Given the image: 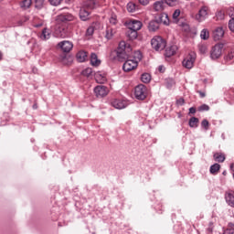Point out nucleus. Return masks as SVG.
<instances>
[{
  "label": "nucleus",
  "mask_w": 234,
  "mask_h": 234,
  "mask_svg": "<svg viewBox=\"0 0 234 234\" xmlns=\"http://www.w3.org/2000/svg\"><path fill=\"white\" fill-rule=\"evenodd\" d=\"M159 23H162L163 25H165L166 27H168L169 23H171V21L169 20V16H167V14L164 13L159 20Z\"/></svg>",
  "instance_id": "nucleus-26"
},
{
  "label": "nucleus",
  "mask_w": 234,
  "mask_h": 234,
  "mask_svg": "<svg viewBox=\"0 0 234 234\" xmlns=\"http://www.w3.org/2000/svg\"><path fill=\"white\" fill-rule=\"evenodd\" d=\"M166 6H167V3L165 2V0L156 1L153 5L154 10L155 12H164Z\"/></svg>",
  "instance_id": "nucleus-13"
},
{
  "label": "nucleus",
  "mask_w": 234,
  "mask_h": 234,
  "mask_svg": "<svg viewBox=\"0 0 234 234\" xmlns=\"http://www.w3.org/2000/svg\"><path fill=\"white\" fill-rule=\"evenodd\" d=\"M147 94H149V90L145 85L139 84L135 87L134 96L137 100H145V98H147Z\"/></svg>",
  "instance_id": "nucleus-5"
},
{
  "label": "nucleus",
  "mask_w": 234,
  "mask_h": 234,
  "mask_svg": "<svg viewBox=\"0 0 234 234\" xmlns=\"http://www.w3.org/2000/svg\"><path fill=\"white\" fill-rule=\"evenodd\" d=\"M41 39H50V32L48 31V29L44 28L42 30V34L40 36Z\"/></svg>",
  "instance_id": "nucleus-30"
},
{
  "label": "nucleus",
  "mask_w": 234,
  "mask_h": 234,
  "mask_svg": "<svg viewBox=\"0 0 234 234\" xmlns=\"http://www.w3.org/2000/svg\"><path fill=\"white\" fill-rule=\"evenodd\" d=\"M198 118L197 117H191L189 119V122H188V125L189 127H191L192 129H197V127H198Z\"/></svg>",
  "instance_id": "nucleus-24"
},
{
  "label": "nucleus",
  "mask_w": 234,
  "mask_h": 234,
  "mask_svg": "<svg viewBox=\"0 0 234 234\" xmlns=\"http://www.w3.org/2000/svg\"><path fill=\"white\" fill-rule=\"evenodd\" d=\"M213 36H214V39L216 41H218V40L222 39V37H224V28L217 27L214 30Z\"/></svg>",
  "instance_id": "nucleus-16"
},
{
  "label": "nucleus",
  "mask_w": 234,
  "mask_h": 234,
  "mask_svg": "<svg viewBox=\"0 0 234 234\" xmlns=\"http://www.w3.org/2000/svg\"><path fill=\"white\" fill-rule=\"evenodd\" d=\"M158 70H159V72L164 73V72H165V67H164V66H159V67H158Z\"/></svg>",
  "instance_id": "nucleus-49"
},
{
  "label": "nucleus",
  "mask_w": 234,
  "mask_h": 234,
  "mask_svg": "<svg viewBox=\"0 0 234 234\" xmlns=\"http://www.w3.org/2000/svg\"><path fill=\"white\" fill-rule=\"evenodd\" d=\"M207 231H208V234L213 233V223H209Z\"/></svg>",
  "instance_id": "nucleus-46"
},
{
  "label": "nucleus",
  "mask_w": 234,
  "mask_h": 234,
  "mask_svg": "<svg viewBox=\"0 0 234 234\" xmlns=\"http://www.w3.org/2000/svg\"><path fill=\"white\" fill-rule=\"evenodd\" d=\"M127 10L128 12H136V10H138V5L133 2H130L127 5Z\"/></svg>",
  "instance_id": "nucleus-29"
},
{
  "label": "nucleus",
  "mask_w": 234,
  "mask_h": 234,
  "mask_svg": "<svg viewBox=\"0 0 234 234\" xmlns=\"http://www.w3.org/2000/svg\"><path fill=\"white\" fill-rule=\"evenodd\" d=\"M225 200L230 207H234V191L229 190L225 193Z\"/></svg>",
  "instance_id": "nucleus-15"
},
{
  "label": "nucleus",
  "mask_w": 234,
  "mask_h": 234,
  "mask_svg": "<svg viewBox=\"0 0 234 234\" xmlns=\"http://www.w3.org/2000/svg\"><path fill=\"white\" fill-rule=\"evenodd\" d=\"M90 63L93 67H100V65H101V60L98 58V55H96L95 53H91Z\"/></svg>",
  "instance_id": "nucleus-20"
},
{
  "label": "nucleus",
  "mask_w": 234,
  "mask_h": 234,
  "mask_svg": "<svg viewBox=\"0 0 234 234\" xmlns=\"http://www.w3.org/2000/svg\"><path fill=\"white\" fill-rule=\"evenodd\" d=\"M230 169L234 173V163L230 165Z\"/></svg>",
  "instance_id": "nucleus-51"
},
{
  "label": "nucleus",
  "mask_w": 234,
  "mask_h": 234,
  "mask_svg": "<svg viewBox=\"0 0 234 234\" xmlns=\"http://www.w3.org/2000/svg\"><path fill=\"white\" fill-rule=\"evenodd\" d=\"M223 234H234V224L229 223Z\"/></svg>",
  "instance_id": "nucleus-34"
},
{
  "label": "nucleus",
  "mask_w": 234,
  "mask_h": 234,
  "mask_svg": "<svg viewBox=\"0 0 234 234\" xmlns=\"http://www.w3.org/2000/svg\"><path fill=\"white\" fill-rule=\"evenodd\" d=\"M77 60L80 63H83V61H87V52H85V51H79L77 53Z\"/></svg>",
  "instance_id": "nucleus-22"
},
{
  "label": "nucleus",
  "mask_w": 234,
  "mask_h": 234,
  "mask_svg": "<svg viewBox=\"0 0 234 234\" xmlns=\"http://www.w3.org/2000/svg\"><path fill=\"white\" fill-rule=\"evenodd\" d=\"M130 39H136L138 37V32L134 30H130V34H128Z\"/></svg>",
  "instance_id": "nucleus-38"
},
{
  "label": "nucleus",
  "mask_w": 234,
  "mask_h": 234,
  "mask_svg": "<svg viewBox=\"0 0 234 234\" xmlns=\"http://www.w3.org/2000/svg\"><path fill=\"white\" fill-rule=\"evenodd\" d=\"M224 48V44L215 45L210 51V58L212 59H218L222 56V50Z\"/></svg>",
  "instance_id": "nucleus-6"
},
{
  "label": "nucleus",
  "mask_w": 234,
  "mask_h": 234,
  "mask_svg": "<svg viewBox=\"0 0 234 234\" xmlns=\"http://www.w3.org/2000/svg\"><path fill=\"white\" fill-rule=\"evenodd\" d=\"M222 175H224V176H226L228 175L227 171H223Z\"/></svg>",
  "instance_id": "nucleus-53"
},
{
  "label": "nucleus",
  "mask_w": 234,
  "mask_h": 234,
  "mask_svg": "<svg viewBox=\"0 0 234 234\" xmlns=\"http://www.w3.org/2000/svg\"><path fill=\"white\" fill-rule=\"evenodd\" d=\"M224 59L227 62L233 61V59H234V50H230L228 53V55L225 56Z\"/></svg>",
  "instance_id": "nucleus-32"
},
{
  "label": "nucleus",
  "mask_w": 234,
  "mask_h": 234,
  "mask_svg": "<svg viewBox=\"0 0 234 234\" xmlns=\"http://www.w3.org/2000/svg\"><path fill=\"white\" fill-rule=\"evenodd\" d=\"M131 54H133V48L125 43V41L120 42L117 50L112 52L113 59H117V61H125V59H129Z\"/></svg>",
  "instance_id": "nucleus-1"
},
{
  "label": "nucleus",
  "mask_w": 234,
  "mask_h": 234,
  "mask_svg": "<svg viewBox=\"0 0 234 234\" xmlns=\"http://www.w3.org/2000/svg\"><path fill=\"white\" fill-rule=\"evenodd\" d=\"M214 160L215 162L222 163L226 160V155L222 153H216L214 154Z\"/></svg>",
  "instance_id": "nucleus-25"
},
{
  "label": "nucleus",
  "mask_w": 234,
  "mask_h": 234,
  "mask_svg": "<svg viewBox=\"0 0 234 234\" xmlns=\"http://www.w3.org/2000/svg\"><path fill=\"white\" fill-rule=\"evenodd\" d=\"M139 3L145 6V5H149V0H139Z\"/></svg>",
  "instance_id": "nucleus-48"
},
{
  "label": "nucleus",
  "mask_w": 234,
  "mask_h": 234,
  "mask_svg": "<svg viewBox=\"0 0 234 234\" xmlns=\"http://www.w3.org/2000/svg\"><path fill=\"white\" fill-rule=\"evenodd\" d=\"M58 47H59V48H61V50L63 52H69L72 50L74 45L70 41L64 40V41L58 43Z\"/></svg>",
  "instance_id": "nucleus-12"
},
{
  "label": "nucleus",
  "mask_w": 234,
  "mask_h": 234,
  "mask_svg": "<svg viewBox=\"0 0 234 234\" xmlns=\"http://www.w3.org/2000/svg\"><path fill=\"white\" fill-rule=\"evenodd\" d=\"M21 8H24V10H27V8H30L32 6V0H24L20 4Z\"/></svg>",
  "instance_id": "nucleus-27"
},
{
  "label": "nucleus",
  "mask_w": 234,
  "mask_h": 234,
  "mask_svg": "<svg viewBox=\"0 0 234 234\" xmlns=\"http://www.w3.org/2000/svg\"><path fill=\"white\" fill-rule=\"evenodd\" d=\"M45 0H35L36 8H41Z\"/></svg>",
  "instance_id": "nucleus-39"
},
{
  "label": "nucleus",
  "mask_w": 234,
  "mask_h": 234,
  "mask_svg": "<svg viewBox=\"0 0 234 234\" xmlns=\"http://www.w3.org/2000/svg\"><path fill=\"white\" fill-rule=\"evenodd\" d=\"M197 94H199L200 98H206V92L197 90Z\"/></svg>",
  "instance_id": "nucleus-50"
},
{
  "label": "nucleus",
  "mask_w": 234,
  "mask_h": 234,
  "mask_svg": "<svg viewBox=\"0 0 234 234\" xmlns=\"http://www.w3.org/2000/svg\"><path fill=\"white\" fill-rule=\"evenodd\" d=\"M63 0H49L50 5H52L53 6H58L59 5H61V2Z\"/></svg>",
  "instance_id": "nucleus-41"
},
{
  "label": "nucleus",
  "mask_w": 234,
  "mask_h": 234,
  "mask_svg": "<svg viewBox=\"0 0 234 234\" xmlns=\"http://www.w3.org/2000/svg\"><path fill=\"white\" fill-rule=\"evenodd\" d=\"M208 12H209V7L206 5L202 6L199 9L198 14L196 15L197 21H198L199 23H202V21H206V19L207 18Z\"/></svg>",
  "instance_id": "nucleus-8"
},
{
  "label": "nucleus",
  "mask_w": 234,
  "mask_h": 234,
  "mask_svg": "<svg viewBox=\"0 0 234 234\" xmlns=\"http://www.w3.org/2000/svg\"><path fill=\"white\" fill-rule=\"evenodd\" d=\"M141 81H143V83H149V81H151V75L149 73H144L141 76Z\"/></svg>",
  "instance_id": "nucleus-31"
},
{
  "label": "nucleus",
  "mask_w": 234,
  "mask_h": 234,
  "mask_svg": "<svg viewBox=\"0 0 234 234\" xmlns=\"http://www.w3.org/2000/svg\"><path fill=\"white\" fill-rule=\"evenodd\" d=\"M160 28V21L159 20H152L148 25V29L150 32H156Z\"/></svg>",
  "instance_id": "nucleus-17"
},
{
  "label": "nucleus",
  "mask_w": 234,
  "mask_h": 234,
  "mask_svg": "<svg viewBox=\"0 0 234 234\" xmlns=\"http://www.w3.org/2000/svg\"><path fill=\"white\" fill-rule=\"evenodd\" d=\"M110 23L111 25H116V23H118V19H116V15H112L110 17Z\"/></svg>",
  "instance_id": "nucleus-42"
},
{
  "label": "nucleus",
  "mask_w": 234,
  "mask_h": 234,
  "mask_svg": "<svg viewBox=\"0 0 234 234\" xmlns=\"http://www.w3.org/2000/svg\"><path fill=\"white\" fill-rule=\"evenodd\" d=\"M97 6H100V5H98L96 0L85 1L80 10V17L81 21H87L90 14H92V10H94Z\"/></svg>",
  "instance_id": "nucleus-2"
},
{
  "label": "nucleus",
  "mask_w": 234,
  "mask_h": 234,
  "mask_svg": "<svg viewBox=\"0 0 234 234\" xmlns=\"http://www.w3.org/2000/svg\"><path fill=\"white\" fill-rule=\"evenodd\" d=\"M201 127H204V129L207 130V127H209V122L207 120H203L201 122Z\"/></svg>",
  "instance_id": "nucleus-43"
},
{
  "label": "nucleus",
  "mask_w": 234,
  "mask_h": 234,
  "mask_svg": "<svg viewBox=\"0 0 234 234\" xmlns=\"http://www.w3.org/2000/svg\"><path fill=\"white\" fill-rule=\"evenodd\" d=\"M56 34L58 37H67V36H69V31L67 27H60L57 29Z\"/></svg>",
  "instance_id": "nucleus-19"
},
{
  "label": "nucleus",
  "mask_w": 234,
  "mask_h": 234,
  "mask_svg": "<svg viewBox=\"0 0 234 234\" xmlns=\"http://www.w3.org/2000/svg\"><path fill=\"white\" fill-rule=\"evenodd\" d=\"M3 59V53L0 51V61Z\"/></svg>",
  "instance_id": "nucleus-52"
},
{
  "label": "nucleus",
  "mask_w": 234,
  "mask_h": 234,
  "mask_svg": "<svg viewBox=\"0 0 234 234\" xmlns=\"http://www.w3.org/2000/svg\"><path fill=\"white\" fill-rule=\"evenodd\" d=\"M197 113V108L191 107L189 108V114H196Z\"/></svg>",
  "instance_id": "nucleus-47"
},
{
  "label": "nucleus",
  "mask_w": 234,
  "mask_h": 234,
  "mask_svg": "<svg viewBox=\"0 0 234 234\" xmlns=\"http://www.w3.org/2000/svg\"><path fill=\"white\" fill-rule=\"evenodd\" d=\"M134 59H129L124 62L122 69L124 72H131V70H134L138 67V61L142 60V53L140 51H136L133 56Z\"/></svg>",
  "instance_id": "nucleus-3"
},
{
  "label": "nucleus",
  "mask_w": 234,
  "mask_h": 234,
  "mask_svg": "<svg viewBox=\"0 0 234 234\" xmlns=\"http://www.w3.org/2000/svg\"><path fill=\"white\" fill-rule=\"evenodd\" d=\"M176 50H178L176 46H170L166 48L165 56L166 58H171V56H175V54H176Z\"/></svg>",
  "instance_id": "nucleus-18"
},
{
  "label": "nucleus",
  "mask_w": 234,
  "mask_h": 234,
  "mask_svg": "<svg viewBox=\"0 0 234 234\" xmlns=\"http://www.w3.org/2000/svg\"><path fill=\"white\" fill-rule=\"evenodd\" d=\"M95 80L97 83H105V81H107V76L105 73L97 72L95 73Z\"/></svg>",
  "instance_id": "nucleus-21"
},
{
  "label": "nucleus",
  "mask_w": 234,
  "mask_h": 234,
  "mask_svg": "<svg viewBox=\"0 0 234 234\" xmlns=\"http://www.w3.org/2000/svg\"><path fill=\"white\" fill-rule=\"evenodd\" d=\"M195 59H197V55L195 53L188 54L183 60V67L185 69H190L195 65Z\"/></svg>",
  "instance_id": "nucleus-7"
},
{
  "label": "nucleus",
  "mask_w": 234,
  "mask_h": 234,
  "mask_svg": "<svg viewBox=\"0 0 234 234\" xmlns=\"http://www.w3.org/2000/svg\"><path fill=\"white\" fill-rule=\"evenodd\" d=\"M166 2V5L169 6H175L178 3V0H165Z\"/></svg>",
  "instance_id": "nucleus-40"
},
{
  "label": "nucleus",
  "mask_w": 234,
  "mask_h": 234,
  "mask_svg": "<svg viewBox=\"0 0 234 234\" xmlns=\"http://www.w3.org/2000/svg\"><path fill=\"white\" fill-rule=\"evenodd\" d=\"M143 27L142 22H140V20H134L132 19L128 22V28L129 30H133L138 32V30H141Z\"/></svg>",
  "instance_id": "nucleus-11"
},
{
  "label": "nucleus",
  "mask_w": 234,
  "mask_h": 234,
  "mask_svg": "<svg viewBox=\"0 0 234 234\" xmlns=\"http://www.w3.org/2000/svg\"><path fill=\"white\" fill-rule=\"evenodd\" d=\"M111 105L112 107H114V109H125V107H127V101L114 99L112 101Z\"/></svg>",
  "instance_id": "nucleus-14"
},
{
  "label": "nucleus",
  "mask_w": 234,
  "mask_h": 234,
  "mask_svg": "<svg viewBox=\"0 0 234 234\" xmlns=\"http://www.w3.org/2000/svg\"><path fill=\"white\" fill-rule=\"evenodd\" d=\"M151 45L154 50L160 52L165 48L167 42H165V39H164L162 37H154L151 40Z\"/></svg>",
  "instance_id": "nucleus-4"
},
{
  "label": "nucleus",
  "mask_w": 234,
  "mask_h": 234,
  "mask_svg": "<svg viewBox=\"0 0 234 234\" xmlns=\"http://www.w3.org/2000/svg\"><path fill=\"white\" fill-rule=\"evenodd\" d=\"M94 93L97 98H105L109 94V88L104 85H99L94 88Z\"/></svg>",
  "instance_id": "nucleus-10"
},
{
  "label": "nucleus",
  "mask_w": 234,
  "mask_h": 234,
  "mask_svg": "<svg viewBox=\"0 0 234 234\" xmlns=\"http://www.w3.org/2000/svg\"><path fill=\"white\" fill-rule=\"evenodd\" d=\"M198 50L201 54H206V52H207V46L204 44H199Z\"/></svg>",
  "instance_id": "nucleus-36"
},
{
  "label": "nucleus",
  "mask_w": 234,
  "mask_h": 234,
  "mask_svg": "<svg viewBox=\"0 0 234 234\" xmlns=\"http://www.w3.org/2000/svg\"><path fill=\"white\" fill-rule=\"evenodd\" d=\"M93 34H94V27H88V29L86 31V35L92 36Z\"/></svg>",
  "instance_id": "nucleus-45"
},
{
  "label": "nucleus",
  "mask_w": 234,
  "mask_h": 234,
  "mask_svg": "<svg viewBox=\"0 0 234 234\" xmlns=\"http://www.w3.org/2000/svg\"><path fill=\"white\" fill-rule=\"evenodd\" d=\"M81 74L85 77V78H90V76H92V69L90 68H87L84 70H82Z\"/></svg>",
  "instance_id": "nucleus-33"
},
{
  "label": "nucleus",
  "mask_w": 234,
  "mask_h": 234,
  "mask_svg": "<svg viewBox=\"0 0 234 234\" xmlns=\"http://www.w3.org/2000/svg\"><path fill=\"white\" fill-rule=\"evenodd\" d=\"M201 39H208L209 38V31L207 29H203L200 33Z\"/></svg>",
  "instance_id": "nucleus-35"
},
{
  "label": "nucleus",
  "mask_w": 234,
  "mask_h": 234,
  "mask_svg": "<svg viewBox=\"0 0 234 234\" xmlns=\"http://www.w3.org/2000/svg\"><path fill=\"white\" fill-rule=\"evenodd\" d=\"M76 17L70 13H63L57 16V23H69L70 21H74Z\"/></svg>",
  "instance_id": "nucleus-9"
},
{
  "label": "nucleus",
  "mask_w": 234,
  "mask_h": 234,
  "mask_svg": "<svg viewBox=\"0 0 234 234\" xmlns=\"http://www.w3.org/2000/svg\"><path fill=\"white\" fill-rule=\"evenodd\" d=\"M172 17H173L174 21H178V17H180V9H176L173 13Z\"/></svg>",
  "instance_id": "nucleus-37"
},
{
  "label": "nucleus",
  "mask_w": 234,
  "mask_h": 234,
  "mask_svg": "<svg viewBox=\"0 0 234 234\" xmlns=\"http://www.w3.org/2000/svg\"><path fill=\"white\" fill-rule=\"evenodd\" d=\"M218 171H220V165L216 163L210 166L211 175H217V173H218Z\"/></svg>",
  "instance_id": "nucleus-28"
},
{
  "label": "nucleus",
  "mask_w": 234,
  "mask_h": 234,
  "mask_svg": "<svg viewBox=\"0 0 234 234\" xmlns=\"http://www.w3.org/2000/svg\"><path fill=\"white\" fill-rule=\"evenodd\" d=\"M198 111L203 112V111H209V106L207 104H203L198 107Z\"/></svg>",
  "instance_id": "nucleus-44"
},
{
  "label": "nucleus",
  "mask_w": 234,
  "mask_h": 234,
  "mask_svg": "<svg viewBox=\"0 0 234 234\" xmlns=\"http://www.w3.org/2000/svg\"><path fill=\"white\" fill-rule=\"evenodd\" d=\"M114 34H116V31L112 27H107L105 31L106 39H112V36H114Z\"/></svg>",
  "instance_id": "nucleus-23"
}]
</instances>
